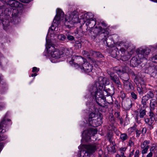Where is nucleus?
Listing matches in <instances>:
<instances>
[{
	"mask_svg": "<svg viewBox=\"0 0 157 157\" xmlns=\"http://www.w3.org/2000/svg\"><path fill=\"white\" fill-rule=\"evenodd\" d=\"M147 132V129L146 128H143L142 131H141V132L142 133L144 134H145Z\"/></svg>",
	"mask_w": 157,
	"mask_h": 157,
	"instance_id": "nucleus-50",
	"label": "nucleus"
},
{
	"mask_svg": "<svg viewBox=\"0 0 157 157\" xmlns=\"http://www.w3.org/2000/svg\"><path fill=\"white\" fill-rule=\"evenodd\" d=\"M91 30L96 36L101 35V36L106 37L109 34V32L106 29H103L99 26L98 27L96 26L95 27L93 28Z\"/></svg>",
	"mask_w": 157,
	"mask_h": 157,
	"instance_id": "nucleus-12",
	"label": "nucleus"
},
{
	"mask_svg": "<svg viewBox=\"0 0 157 157\" xmlns=\"http://www.w3.org/2000/svg\"><path fill=\"white\" fill-rule=\"evenodd\" d=\"M116 117L120 121V123L121 124H122L123 122V120L122 118L121 117L120 113L119 112H116L115 113Z\"/></svg>",
	"mask_w": 157,
	"mask_h": 157,
	"instance_id": "nucleus-35",
	"label": "nucleus"
},
{
	"mask_svg": "<svg viewBox=\"0 0 157 157\" xmlns=\"http://www.w3.org/2000/svg\"><path fill=\"white\" fill-rule=\"evenodd\" d=\"M93 15L90 12H88L84 14V17L86 21V25L89 28L92 29L98 23L95 19H93Z\"/></svg>",
	"mask_w": 157,
	"mask_h": 157,
	"instance_id": "nucleus-11",
	"label": "nucleus"
},
{
	"mask_svg": "<svg viewBox=\"0 0 157 157\" xmlns=\"http://www.w3.org/2000/svg\"><path fill=\"white\" fill-rule=\"evenodd\" d=\"M37 75V74L36 73H35L33 74H32L31 75V76L32 77L36 76Z\"/></svg>",
	"mask_w": 157,
	"mask_h": 157,
	"instance_id": "nucleus-60",
	"label": "nucleus"
},
{
	"mask_svg": "<svg viewBox=\"0 0 157 157\" xmlns=\"http://www.w3.org/2000/svg\"><path fill=\"white\" fill-rule=\"evenodd\" d=\"M155 122L157 123V115L155 119Z\"/></svg>",
	"mask_w": 157,
	"mask_h": 157,
	"instance_id": "nucleus-64",
	"label": "nucleus"
},
{
	"mask_svg": "<svg viewBox=\"0 0 157 157\" xmlns=\"http://www.w3.org/2000/svg\"><path fill=\"white\" fill-rule=\"evenodd\" d=\"M153 153L152 152L150 151L149 153L146 156V157H152L153 156Z\"/></svg>",
	"mask_w": 157,
	"mask_h": 157,
	"instance_id": "nucleus-51",
	"label": "nucleus"
},
{
	"mask_svg": "<svg viewBox=\"0 0 157 157\" xmlns=\"http://www.w3.org/2000/svg\"><path fill=\"white\" fill-rule=\"evenodd\" d=\"M119 46L121 47L122 48H126L128 49V50H131L132 51L133 49L135 48V47L134 46H133L131 47V46L132 45L130 43H129L128 42H120L118 44Z\"/></svg>",
	"mask_w": 157,
	"mask_h": 157,
	"instance_id": "nucleus-20",
	"label": "nucleus"
},
{
	"mask_svg": "<svg viewBox=\"0 0 157 157\" xmlns=\"http://www.w3.org/2000/svg\"><path fill=\"white\" fill-rule=\"evenodd\" d=\"M82 53L85 57H88L90 56L91 53L92 54V52L90 51V53H89L87 51L84 50L82 51Z\"/></svg>",
	"mask_w": 157,
	"mask_h": 157,
	"instance_id": "nucleus-40",
	"label": "nucleus"
},
{
	"mask_svg": "<svg viewBox=\"0 0 157 157\" xmlns=\"http://www.w3.org/2000/svg\"><path fill=\"white\" fill-rule=\"evenodd\" d=\"M148 99H149L147 98V97L145 95L142 97L141 99V103L143 105L144 107L146 106L147 102Z\"/></svg>",
	"mask_w": 157,
	"mask_h": 157,
	"instance_id": "nucleus-31",
	"label": "nucleus"
},
{
	"mask_svg": "<svg viewBox=\"0 0 157 157\" xmlns=\"http://www.w3.org/2000/svg\"><path fill=\"white\" fill-rule=\"evenodd\" d=\"M111 123L113 124H114L115 122V121L114 118L112 117H111Z\"/></svg>",
	"mask_w": 157,
	"mask_h": 157,
	"instance_id": "nucleus-57",
	"label": "nucleus"
},
{
	"mask_svg": "<svg viewBox=\"0 0 157 157\" xmlns=\"http://www.w3.org/2000/svg\"><path fill=\"white\" fill-rule=\"evenodd\" d=\"M108 74L109 75L110 78L118 87L121 85V83L119 81V78L117 76L114 74L113 72L110 71L108 72Z\"/></svg>",
	"mask_w": 157,
	"mask_h": 157,
	"instance_id": "nucleus-18",
	"label": "nucleus"
},
{
	"mask_svg": "<svg viewBox=\"0 0 157 157\" xmlns=\"http://www.w3.org/2000/svg\"><path fill=\"white\" fill-rule=\"evenodd\" d=\"M116 72L118 75L122 74L121 77L124 80V84L125 88L127 90H132L133 87L132 83L128 81L129 79L128 75L125 73V71L123 70L120 68L119 69L115 68Z\"/></svg>",
	"mask_w": 157,
	"mask_h": 157,
	"instance_id": "nucleus-6",
	"label": "nucleus"
},
{
	"mask_svg": "<svg viewBox=\"0 0 157 157\" xmlns=\"http://www.w3.org/2000/svg\"><path fill=\"white\" fill-rule=\"evenodd\" d=\"M82 57L78 56H73L71 58V60L69 61L70 64L72 66L80 68L82 71L86 73H91L92 70V66L88 62H84L82 65L80 62H83Z\"/></svg>",
	"mask_w": 157,
	"mask_h": 157,
	"instance_id": "nucleus-2",
	"label": "nucleus"
},
{
	"mask_svg": "<svg viewBox=\"0 0 157 157\" xmlns=\"http://www.w3.org/2000/svg\"><path fill=\"white\" fill-rule=\"evenodd\" d=\"M3 147V143H0V151L2 150Z\"/></svg>",
	"mask_w": 157,
	"mask_h": 157,
	"instance_id": "nucleus-58",
	"label": "nucleus"
},
{
	"mask_svg": "<svg viewBox=\"0 0 157 157\" xmlns=\"http://www.w3.org/2000/svg\"><path fill=\"white\" fill-rule=\"evenodd\" d=\"M48 51L50 52L51 56L55 59L60 58L63 54L62 52L59 50L56 49L53 46H51L48 47Z\"/></svg>",
	"mask_w": 157,
	"mask_h": 157,
	"instance_id": "nucleus-14",
	"label": "nucleus"
},
{
	"mask_svg": "<svg viewBox=\"0 0 157 157\" xmlns=\"http://www.w3.org/2000/svg\"><path fill=\"white\" fill-rule=\"evenodd\" d=\"M0 19L2 21L3 29L4 30H7V27L9 25V18L6 17L5 18V17H2V15H0Z\"/></svg>",
	"mask_w": 157,
	"mask_h": 157,
	"instance_id": "nucleus-21",
	"label": "nucleus"
},
{
	"mask_svg": "<svg viewBox=\"0 0 157 157\" xmlns=\"http://www.w3.org/2000/svg\"><path fill=\"white\" fill-rule=\"evenodd\" d=\"M92 54L94 57L102 58L103 57L102 54L99 52L92 51Z\"/></svg>",
	"mask_w": 157,
	"mask_h": 157,
	"instance_id": "nucleus-34",
	"label": "nucleus"
},
{
	"mask_svg": "<svg viewBox=\"0 0 157 157\" xmlns=\"http://www.w3.org/2000/svg\"><path fill=\"white\" fill-rule=\"evenodd\" d=\"M6 6H9L11 8H21L22 4L16 0H0V9H5Z\"/></svg>",
	"mask_w": 157,
	"mask_h": 157,
	"instance_id": "nucleus-8",
	"label": "nucleus"
},
{
	"mask_svg": "<svg viewBox=\"0 0 157 157\" xmlns=\"http://www.w3.org/2000/svg\"><path fill=\"white\" fill-rule=\"evenodd\" d=\"M37 68L36 67H34L33 68L32 72H36L37 70Z\"/></svg>",
	"mask_w": 157,
	"mask_h": 157,
	"instance_id": "nucleus-53",
	"label": "nucleus"
},
{
	"mask_svg": "<svg viewBox=\"0 0 157 157\" xmlns=\"http://www.w3.org/2000/svg\"><path fill=\"white\" fill-rule=\"evenodd\" d=\"M84 147L86 150V151H85L84 155L83 156V157H89V155L94 152L97 149L95 144L86 145Z\"/></svg>",
	"mask_w": 157,
	"mask_h": 157,
	"instance_id": "nucleus-13",
	"label": "nucleus"
},
{
	"mask_svg": "<svg viewBox=\"0 0 157 157\" xmlns=\"http://www.w3.org/2000/svg\"><path fill=\"white\" fill-rule=\"evenodd\" d=\"M67 38L68 40L71 41L74 40L75 39V38L73 36L69 35H67Z\"/></svg>",
	"mask_w": 157,
	"mask_h": 157,
	"instance_id": "nucleus-41",
	"label": "nucleus"
},
{
	"mask_svg": "<svg viewBox=\"0 0 157 157\" xmlns=\"http://www.w3.org/2000/svg\"><path fill=\"white\" fill-rule=\"evenodd\" d=\"M105 99L106 100V104L107 102L109 104L112 103H113V100L112 95H108L107 97H105Z\"/></svg>",
	"mask_w": 157,
	"mask_h": 157,
	"instance_id": "nucleus-33",
	"label": "nucleus"
},
{
	"mask_svg": "<svg viewBox=\"0 0 157 157\" xmlns=\"http://www.w3.org/2000/svg\"><path fill=\"white\" fill-rule=\"evenodd\" d=\"M136 125L134 124L133 126L130 127L128 129V136L130 135L136 130Z\"/></svg>",
	"mask_w": 157,
	"mask_h": 157,
	"instance_id": "nucleus-30",
	"label": "nucleus"
},
{
	"mask_svg": "<svg viewBox=\"0 0 157 157\" xmlns=\"http://www.w3.org/2000/svg\"><path fill=\"white\" fill-rule=\"evenodd\" d=\"M153 48V50H157V43L152 46L151 48Z\"/></svg>",
	"mask_w": 157,
	"mask_h": 157,
	"instance_id": "nucleus-52",
	"label": "nucleus"
},
{
	"mask_svg": "<svg viewBox=\"0 0 157 157\" xmlns=\"http://www.w3.org/2000/svg\"><path fill=\"white\" fill-rule=\"evenodd\" d=\"M135 132L136 133V137H139L141 133V131L138 129H136Z\"/></svg>",
	"mask_w": 157,
	"mask_h": 157,
	"instance_id": "nucleus-43",
	"label": "nucleus"
},
{
	"mask_svg": "<svg viewBox=\"0 0 157 157\" xmlns=\"http://www.w3.org/2000/svg\"><path fill=\"white\" fill-rule=\"evenodd\" d=\"M129 146L131 147L134 146V143L131 140H129L128 142Z\"/></svg>",
	"mask_w": 157,
	"mask_h": 157,
	"instance_id": "nucleus-48",
	"label": "nucleus"
},
{
	"mask_svg": "<svg viewBox=\"0 0 157 157\" xmlns=\"http://www.w3.org/2000/svg\"><path fill=\"white\" fill-rule=\"evenodd\" d=\"M157 105V101L155 99H152L150 100V106L151 109H154Z\"/></svg>",
	"mask_w": 157,
	"mask_h": 157,
	"instance_id": "nucleus-29",
	"label": "nucleus"
},
{
	"mask_svg": "<svg viewBox=\"0 0 157 157\" xmlns=\"http://www.w3.org/2000/svg\"><path fill=\"white\" fill-rule=\"evenodd\" d=\"M107 137L109 141H110L111 139L112 136L110 134H109L107 136Z\"/></svg>",
	"mask_w": 157,
	"mask_h": 157,
	"instance_id": "nucleus-59",
	"label": "nucleus"
},
{
	"mask_svg": "<svg viewBox=\"0 0 157 157\" xmlns=\"http://www.w3.org/2000/svg\"><path fill=\"white\" fill-rule=\"evenodd\" d=\"M78 20V13L77 11H74L70 14L66 15L65 20V25L70 28L73 26V24L77 22Z\"/></svg>",
	"mask_w": 157,
	"mask_h": 157,
	"instance_id": "nucleus-5",
	"label": "nucleus"
},
{
	"mask_svg": "<svg viewBox=\"0 0 157 157\" xmlns=\"http://www.w3.org/2000/svg\"><path fill=\"white\" fill-rule=\"evenodd\" d=\"M57 37L59 40L61 41H64L66 39V36L63 34L58 35Z\"/></svg>",
	"mask_w": 157,
	"mask_h": 157,
	"instance_id": "nucleus-36",
	"label": "nucleus"
},
{
	"mask_svg": "<svg viewBox=\"0 0 157 157\" xmlns=\"http://www.w3.org/2000/svg\"><path fill=\"white\" fill-rule=\"evenodd\" d=\"M152 62L157 63V55L153 56L151 59Z\"/></svg>",
	"mask_w": 157,
	"mask_h": 157,
	"instance_id": "nucleus-42",
	"label": "nucleus"
},
{
	"mask_svg": "<svg viewBox=\"0 0 157 157\" xmlns=\"http://www.w3.org/2000/svg\"><path fill=\"white\" fill-rule=\"evenodd\" d=\"M155 118L152 117L149 118H146L144 119L145 122L148 125H153L154 122Z\"/></svg>",
	"mask_w": 157,
	"mask_h": 157,
	"instance_id": "nucleus-28",
	"label": "nucleus"
},
{
	"mask_svg": "<svg viewBox=\"0 0 157 157\" xmlns=\"http://www.w3.org/2000/svg\"><path fill=\"white\" fill-rule=\"evenodd\" d=\"M109 83V79L101 76L98 78V81L95 82L90 88L91 97L99 105L102 107H104L106 105V100L102 90L104 85H107Z\"/></svg>",
	"mask_w": 157,
	"mask_h": 157,
	"instance_id": "nucleus-1",
	"label": "nucleus"
},
{
	"mask_svg": "<svg viewBox=\"0 0 157 157\" xmlns=\"http://www.w3.org/2000/svg\"><path fill=\"white\" fill-rule=\"evenodd\" d=\"M73 50L71 48H65L63 50V54H65L66 56H69L70 57L73 54Z\"/></svg>",
	"mask_w": 157,
	"mask_h": 157,
	"instance_id": "nucleus-27",
	"label": "nucleus"
},
{
	"mask_svg": "<svg viewBox=\"0 0 157 157\" xmlns=\"http://www.w3.org/2000/svg\"><path fill=\"white\" fill-rule=\"evenodd\" d=\"M102 117L100 115H97L95 113H92L89 115V121L91 125L94 127H97L102 123Z\"/></svg>",
	"mask_w": 157,
	"mask_h": 157,
	"instance_id": "nucleus-9",
	"label": "nucleus"
},
{
	"mask_svg": "<svg viewBox=\"0 0 157 157\" xmlns=\"http://www.w3.org/2000/svg\"><path fill=\"white\" fill-rule=\"evenodd\" d=\"M150 143V141L149 140H145L141 143L140 147L142 149L141 153L142 154L147 153L148 150L150 147L149 144Z\"/></svg>",
	"mask_w": 157,
	"mask_h": 157,
	"instance_id": "nucleus-17",
	"label": "nucleus"
},
{
	"mask_svg": "<svg viewBox=\"0 0 157 157\" xmlns=\"http://www.w3.org/2000/svg\"><path fill=\"white\" fill-rule=\"evenodd\" d=\"M112 37L111 35L108 36L104 40V43L105 44H106V45L108 47H111L113 46L114 43V41L113 40Z\"/></svg>",
	"mask_w": 157,
	"mask_h": 157,
	"instance_id": "nucleus-22",
	"label": "nucleus"
},
{
	"mask_svg": "<svg viewBox=\"0 0 157 157\" xmlns=\"http://www.w3.org/2000/svg\"><path fill=\"white\" fill-rule=\"evenodd\" d=\"M140 151L138 149L137 150L134 154V157H139Z\"/></svg>",
	"mask_w": 157,
	"mask_h": 157,
	"instance_id": "nucleus-46",
	"label": "nucleus"
},
{
	"mask_svg": "<svg viewBox=\"0 0 157 157\" xmlns=\"http://www.w3.org/2000/svg\"><path fill=\"white\" fill-rule=\"evenodd\" d=\"M120 95L122 99H124L126 97L125 94L123 91H121L120 92Z\"/></svg>",
	"mask_w": 157,
	"mask_h": 157,
	"instance_id": "nucleus-45",
	"label": "nucleus"
},
{
	"mask_svg": "<svg viewBox=\"0 0 157 157\" xmlns=\"http://www.w3.org/2000/svg\"><path fill=\"white\" fill-rule=\"evenodd\" d=\"M122 105L125 109L128 110L132 106V101L130 99H127L122 101Z\"/></svg>",
	"mask_w": 157,
	"mask_h": 157,
	"instance_id": "nucleus-19",
	"label": "nucleus"
},
{
	"mask_svg": "<svg viewBox=\"0 0 157 157\" xmlns=\"http://www.w3.org/2000/svg\"><path fill=\"white\" fill-rule=\"evenodd\" d=\"M132 97L134 100H136L137 98V95L133 92H132L131 94Z\"/></svg>",
	"mask_w": 157,
	"mask_h": 157,
	"instance_id": "nucleus-44",
	"label": "nucleus"
},
{
	"mask_svg": "<svg viewBox=\"0 0 157 157\" xmlns=\"http://www.w3.org/2000/svg\"><path fill=\"white\" fill-rule=\"evenodd\" d=\"M112 148L113 149L112 151L114 152L115 150V147H114L113 146L112 147Z\"/></svg>",
	"mask_w": 157,
	"mask_h": 157,
	"instance_id": "nucleus-62",
	"label": "nucleus"
},
{
	"mask_svg": "<svg viewBox=\"0 0 157 157\" xmlns=\"http://www.w3.org/2000/svg\"><path fill=\"white\" fill-rule=\"evenodd\" d=\"M128 138V136L126 133H121L120 139L122 141H124Z\"/></svg>",
	"mask_w": 157,
	"mask_h": 157,
	"instance_id": "nucleus-32",
	"label": "nucleus"
},
{
	"mask_svg": "<svg viewBox=\"0 0 157 157\" xmlns=\"http://www.w3.org/2000/svg\"><path fill=\"white\" fill-rule=\"evenodd\" d=\"M149 125L150 126L149 128L150 130H151L153 128V125Z\"/></svg>",
	"mask_w": 157,
	"mask_h": 157,
	"instance_id": "nucleus-61",
	"label": "nucleus"
},
{
	"mask_svg": "<svg viewBox=\"0 0 157 157\" xmlns=\"http://www.w3.org/2000/svg\"><path fill=\"white\" fill-rule=\"evenodd\" d=\"M21 14V13L17 9H13L9 7L5 8L4 13H2L0 15L2 17H5V18H11V22L16 24L20 21L19 17Z\"/></svg>",
	"mask_w": 157,
	"mask_h": 157,
	"instance_id": "nucleus-3",
	"label": "nucleus"
},
{
	"mask_svg": "<svg viewBox=\"0 0 157 157\" xmlns=\"http://www.w3.org/2000/svg\"><path fill=\"white\" fill-rule=\"evenodd\" d=\"M152 0L154 2H157V0Z\"/></svg>",
	"mask_w": 157,
	"mask_h": 157,
	"instance_id": "nucleus-63",
	"label": "nucleus"
},
{
	"mask_svg": "<svg viewBox=\"0 0 157 157\" xmlns=\"http://www.w3.org/2000/svg\"><path fill=\"white\" fill-rule=\"evenodd\" d=\"M10 120L6 119L5 117L3 118L0 123V141H2L6 139L7 138V136L2 134L5 132L6 130L5 128L7 127V125L10 124Z\"/></svg>",
	"mask_w": 157,
	"mask_h": 157,
	"instance_id": "nucleus-10",
	"label": "nucleus"
},
{
	"mask_svg": "<svg viewBox=\"0 0 157 157\" xmlns=\"http://www.w3.org/2000/svg\"><path fill=\"white\" fill-rule=\"evenodd\" d=\"M150 50L148 48L144 49L140 48L136 50L137 56L133 57L130 60V63L133 67H136L140 64L142 62L141 59L145 58Z\"/></svg>",
	"mask_w": 157,
	"mask_h": 157,
	"instance_id": "nucleus-4",
	"label": "nucleus"
},
{
	"mask_svg": "<svg viewBox=\"0 0 157 157\" xmlns=\"http://www.w3.org/2000/svg\"><path fill=\"white\" fill-rule=\"evenodd\" d=\"M120 51L121 53H120V56H121V59L123 60H126L128 58L126 56H124V53L126 51V48L121 47L120 49Z\"/></svg>",
	"mask_w": 157,
	"mask_h": 157,
	"instance_id": "nucleus-26",
	"label": "nucleus"
},
{
	"mask_svg": "<svg viewBox=\"0 0 157 157\" xmlns=\"http://www.w3.org/2000/svg\"><path fill=\"white\" fill-rule=\"evenodd\" d=\"M149 99L152 98L154 96V94L153 92L151 91L148 92L145 95Z\"/></svg>",
	"mask_w": 157,
	"mask_h": 157,
	"instance_id": "nucleus-38",
	"label": "nucleus"
},
{
	"mask_svg": "<svg viewBox=\"0 0 157 157\" xmlns=\"http://www.w3.org/2000/svg\"><path fill=\"white\" fill-rule=\"evenodd\" d=\"M97 130L96 129L92 128L88 130L87 131H84L83 133V134H86L85 137H84L85 140L87 142L90 141V136L91 134L92 135L97 134Z\"/></svg>",
	"mask_w": 157,
	"mask_h": 157,
	"instance_id": "nucleus-16",
	"label": "nucleus"
},
{
	"mask_svg": "<svg viewBox=\"0 0 157 157\" xmlns=\"http://www.w3.org/2000/svg\"><path fill=\"white\" fill-rule=\"evenodd\" d=\"M155 148V146H152L150 148V151L151 152L154 151Z\"/></svg>",
	"mask_w": 157,
	"mask_h": 157,
	"instance_id": "nucleus-56",
	"label": "nucleus"
},
{
	"mask_svg": "<svg viewBox=\"0 0 157 157\" xmlns=\"http://www.w3.org/2000/svg\"><path fill=\"white\" fill-rule=\"evenodd\" d=\"M21 2L24 3H27L30 2L32 0H19Z\"/></svg>",
	"mask_w": 157,
	"mask_h": 157,
	"instance_id": "nucleus-49",
	"label": "nucleus"
},
{
	"mask_svg": "<svg viewBox=\"0 0 157 157\" xmlns=\"http://www.w3.org/2000/svg\"><path fill=\"white\" fill-rule=\"evenodd\" d=\"M137 90L139 94H142L144 93L142 87H140L139 86H137Z\"/></svg>",
	"mask_w": 157,
	"mask_h": 157,
	"instance_id": "nucleus-39",
	"label": "nucleus"
},
{
	"mask_svg": "<svg viewBox=\"0 0 157 157\" xmlns=\"http://www.w3.org/2000/svg\"><path fill=\"white\" fill-rule=\"evenodd\" d=\"M97 22L98 23L99 25H101L104 27H106L107 26V24L104 21H102V20H99V21H98Z\"/></svg>",
	"mask_w": 157,
	"mask_h": 157,
	"instance_id": "nucleus-37",
	"label": "nucleus"
},
{
	"mask_svg": "<svg viewBox=\"0 0 157 157\" xmlns=\"http://www.w3.org/2000/svg\"><path fill=\"white\" fill-rule=\"evenodd\" d=\"M113 50H112V51L111 52V56L113 57V58H116L117 57H118V56H120V52L119 51H117V50H118V48H113Z\"/></svg>",
	"mask_w": 157,
	"mask_h": 157,
	"instance_id": "nucleus-25",
	"label": "nucleus"
},
{
	"mask_svg": "<svg viewBox=\"0 0 157 157\" xmlns=\"http://www.w3.org/2000/svg\"><path fill=\"white\" fill-rule=\"evenodd\" d=\"M127 149L125 147H121L119 148V153L116 155V157H126L124 155L125 152Z\"/></svg>",
	"mask_w": 157,
	"mask_h": 157,
	"instance_id": "nucleus-24",
	"label": "nucleus"
},
{
	"mask_svg": "<svg viewBox=\"0 0 157 157\" xmlns=\"http://www.w3.org/2000/svg\"><path fill=\"white\" fill-rule=\"evenodd\" d=\"M4 59H5L3 57V55L1 54V53L0 52V61H1L2 62L3 61V60ZM1 61H0V65H1Z\"/></svg>",
	"mask_w": 157,
	"mask_h": 157,
	"instance_id": "nucleus-47",
	"label": "nucleus"
},
{
	"mask_svg": "<svg viewBox=\"0 0 157 157\" xmlns=\"http://www.w3.org/2000/svg\"><path fill=\"white\" fill-rule=\"evenodd\" d=\"M134 150L133 149L132 151L130 153L129 155V157H131V156L133 155L134 154Z\"/></svg>",
	"mask_w": 157,
	"mask_h": 157,
	"instance_id": "nucleus-55",
	"label": "nucleus"
},
{
	"mask_svg": "<svg viewBox=\"0 0 157 157\" xmlns=\"http://www.w3.org/2000/svg\"><path fill=\"white\" fill-rule=\"evenodd\" d=\"M138 112L134 117L135 119L136 123L139 124L141 122V119L144 118L146 115V111L145 109H138Z\"/></svg>",
	"mask_w": 157,
	"mask_h": 157,
	"instance_id": "nucleus-15",
	"label": "nucleus"
},
{
	"mask_svg": "<svg viewBox=\"0 0 157 157\" xmlns=\"http://www.w3.org/2000/svg\"><path fill=\"white\" fill-rule=\"evenodd\" d=\"M57 14L55 17L53 23L51 28L49 29V31L50 30L52 31H57L58 28L57 27L58 25L60 23V20H63L64 13L59 9H57L56 10Z\"/></svg>",
	"mask_w": 157,
	"mask_h": 157,
	"instance_id": "nucleus-7",
	"label": "nucleus"
},
{
	"mask_svg": "<svg viewBox=\"0 0 157 157\" xmlns=\"http://www.w3.org/2000/svg\"><path fill=\"white\" fill-rule=\"evenodd\" d=\"M154 113L152 112H150V114H149V116L150 117V118H151L152 117H154Z\"/></svg>",
	"mask_w": 157,
	"mask_h": 157,
	"instance_id": "nucleus-54",
	"label": "nucleus"
},
{
	"mask_svg": "<svg viewBox=\"0 0 157 157\" xmlns=\"http://www.w3.org/2000/svg\"><path fill=\"white\" fill-rule=\"evenodd\" d=\"M114 88L113 86H111L110 88H107L105 86H104L103 94L105 95L107 94V95H112L114 94Z\"/></svg>",
	"mask_w": 157,
	"mask_h": 157,
	"instance_id": "nucleus-23",
	"label": "nucleus"
}]
</instances>
